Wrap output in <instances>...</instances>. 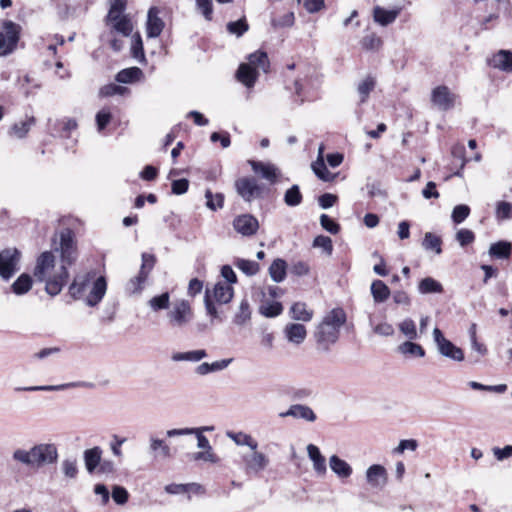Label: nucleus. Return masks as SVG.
Here are the masks:
<instances>
[{
  "label": "nucleus",
  "mask_w": 512,
  "mask_h": 512,
  "mask_svg": "<svg viewBox=\"0 0 512 512\" xmlns=\"http://www.w3.org/2000/svg\"><path fill=\"white\" fill-rule=\"evenodd\" d=\"M59 240V247H55L54 251H45L38 256L33 271L35 279L45 283V292L50 296L62 291L69 278L67 266L77 258L73 231L63 229L59 233Z\"/></svg>",
  "instance_id": "obj_1"
},
{
  "label": "nucleus",
  "mask_w": 512,
  "mask_h": 512,
  "mask_svg": "<svg viewBox=\"0 0 512 512\" xmlns=\"http://www.w3.org/2000/svg\"><path fill=\"white\" fill-rule=\"evenodd\" d=\"M347 316L342 308H333L324 315L315 331L317 343L328 350L340 336V329L346 323Z\"/></svg>",
  "instance_id": "obj_2"
},
{
  "label": "nucleus",
  "mask_w": 512,
  "mask_h": 512,
  "mask_svg": "<svg viewBox=\"0 0 512 512\" xmlns=\"http://www.w3.org/2000/svg\"><path fill=\"white\" fill-rule=\"evenodd\" d=\"M12 458L31 468H41L45 465L54 464L58 459V450L53 443H41L34 445L29 450L16 449Z\"/></svg>",
  "instance_id": "obj_3"
},
{
  "label": "nucleus",
  "mask_w": 512,
  "mask_h": 512,
  "mask_svg": "<svg viewBox=\"0 0 512 512\" xmlns=\"http://www.w3.org/2000/svg\"><path fill=\"white\" fill-rule=\"evenodd\" d=\"M194 319L191 303L186 299H177L172 302L166 313V320L172 329H184Z\"/></svg>",
  "instance_id": "obj_4"
},
{
  "label": "nucleus",
  "mask_w": 512,
  "mask_h": 512,
  "mask_svg": "<svg viewBox=\"0 0 512 512\" xmlns=\"http://www.w3.org/2000/svg\"><path fill=\"white\" fill-rule=\"evenodd\" d=\"M141 258L142 264L138 274L126 284V291L130 294L140 293L143 290L148 276L156 263V257L153 254L142 253Z\"/></svg>",
  "instance_id": "obj_5"
},
{
  "label": "nucleus",
  "mask_w": 512,
  "mask_h": 512,
  "mask_svg": "<svg viewBox=\"0 0 512 512\" xmlns=\"http://www.w3.org/2000/svg\"><path fill=\"white\" fill-rule=\"evenodd\" d=\"M433 339L440 355L456 362L464 360L463 350L445 338L442 331L437 327L433 330Z\"/></svg>",
  "instance_id": "obj_6"
},
{
  "label": "nucleus",
  "mask_w": 512,
  "mask_h": 512,
  "mask_svg": "<svg viewBox=\"0 0 512 512\" xmlns=\"http://www.w3.org/2000/svg\"><path fill=\"white\" fill-rule=\"evenodd\" d=\"M235 189L245 202H252L263 195V187L253 177H242L235 181Z\"/></svg>",
  "instance_id": "obj_7"
},
{
  "label": "nucleus",
  "mask_w": 512,
  "mask_h": 512,
  "mask_svg": "<svg viewBox=\"0 0 512 512\" xmlns=\"http://www.w3.org/2000/svg\"><path fill=\"white\" fill-rule=\"evenodd\" d=\"M19 39V26L12 21L3 23V30L0 31V54L11 53Z\"/></svg>",
  "instance_id": "obj_8"
},
{
  "label": "nucleus",
  "mask_w": 512,
  "mask_h": 512,
  "mask_svg": "<svg viewBox=\"0 0 512 512\" xmlns=\"http://www.w3.org/2000/svg\"><path fill=\"white\" fill-rule=\"evenodd\" d=\"M242 462L247 474H259L268 467L270 460L267 455L255 449L251 453L243 454Z\"/></svg>",
  "instance_id": "obj_9"
},
{
  "label": "nucleus",
  "mask_w": 512,
  "mask_h": 512,
  "mask_svg": "<svg viewBox=\"0 0 512 512\" xmlns=\"http://www.w3.org/2000/svg\"><path fill=\"white\" fill-rule=\"evenodd\" d=\"M20 260V252L17 249H5L0 252V276L4 280H9L17 271V265Z\"/></svg>",
  "instance_id": "obj_10"
},
{
  "label": "nucleus",
  "mask_w": 512,
  "mask_h": 512,
  "mask_svg": "<svg viewBox=\"0 0 512 512\" xmlns=\"http://www.w3.org/2000/svg\"><path fill=\"white\" fill-rule=\"evenodd\" d=\"M457 96L445 85L435 87L431 92V102L439 110L448 111L455 106Z\"/></svg>",
  "instance_id": "obj_11"
},
{
  "label": "nucleus",
  "mask_w": 512,
  "mask_h": 512,
  "mask_svg": "<svg viewBox=\"0 0 512 512\" xmlns=\"http://www.w3.org/2000/svg\"><path fill=\"white\" fill-rule=\"evenodd\" d=\"M233 227L242 236L250 237L257 233L259 221L251 214H241L234 218Z\"/></svg>",
  "instance_id": "obj_12"
},
{
  "label": "nucleus",
  "mask_w": 512,
  "mask_h": 512,
  "mask_svg": "<svg viewBox=\"0 0 512 512\" xmlns=\"http://www.w3.org/2000/svg\"><path fill=\"white\" fill-rule=\"evenodd\" d=\"M159 9L157 7H151L148 10L147 22H146V32L148 38H156L158 37L164 28V22L159 17Z\"/></svg>",
  "instance_id": "obj_13"
},
{
  "label": "nucleus",
  "mask_w": 512,
  "mask_h": 512,
  "mask_svg": "<svg viewBox=\"0 0 512 512\" xmlns=\"http://www.w3.org/2000/svg\"><path fill=\"white\" fill-rule=\"evenodd\" d=\"M196 435L197 447L203 450L212 449L210 442L206 436L202 434V429L199 428H180L170 429L166 432L168 437L185 436V435Z\"/></svg>",
  "instance_id": "obj_14"
},
{
  "label": "nucleus",
  "mask_w": 512,
  "mask_h": 512,
  "mask_svg": "<svg viewBox=\"0 0 512 512\" xmlns=\"http://www.w3.org/2000/svg\"><path fill=\"white\" fill-rule=\"evenodd\" d=\"M106 290H107V282H106L105 277H103V276L98 277L93 282L92 288H91L88 296L86 297V300H85L86 304L90 307H95L96 305H98L102 301L103 297L105 296Z\"/></svg>",
  "instance_id": "obj_15"
},
{
  "label": "nucleus",
  "mask_w": 512,
  "mask_h": 512,
  "mask_svg": "<svg viewBox=\"0 0 512 512\" xmlns=\"http://www.w3.org/2000/svg\"><path fill=\"white\" fill-rule=\"evenodd\" d=\"M148 451L155 460L168 459L172 456L170 446L164 440L154 435L149 437Z\"/></svg>",
  "instance_id": "obj_16"
},
{
  "label": "nucleus",
  "mask_w": 512,
  "mask_h": 512,
  "mask_svg": "<svg viewBox=\"0 0 512 512\" xmlns=\"http://www.w3.org/2000/svg\"><path fill=\"white\" fill-rule=\"evenodd\" d=\"M366 479L371 487L382 488L387 482V471L382 465H371L366 471Z\"/></svg>",
  "instance_id": "obj_17"
},
{
  "label": "nucleus",
  "mask_w": 512,
  "mask_h": 512,
  "mask_svg": "<svg viewBox=\"0 0 512 512\" xmlns=\"http://www.w3.org/2000/svg\"><path fill=\"white\" fill-rule=\"evenodd\" d=\"M401 10V7L388 10L381 6H375L373 8V20L381 26H388L396 20Z\"/></svg>",
  "instance_id": "obj_18"
},
{
  "label": "nucleus",
  "mask_w": 512,
  "mask_h": 512,
  "mask_svg": "<svg viewBox=\"0 0 512 512\" xmlns=\"http://www.w3.org/2000/svg\"><path fill=\"white\" fill-rule=\"evenodd\" d=\"M280 417H294L298 419H303L308 422H314L317 419L314 411L306 405L302 404H294L289 407V409L285 412H281L279 414Z\"/></svg>",
  "instance_id": "obj_19"
},
{
  "label": "nucleus",
  "mask_w": 512,
  "mask_h": 512,
  "mask_svg": "<svg viewBox=\"0 0 512 512\" xmlns=\"http://www.w3.org/2000/svg\"><path fill=\"white\" fill-rule=\"evenodd\" d=\"M489 65L506 73L512 72V52L510 50H499L489 60Z\"/></svg>",
  "instance_id": "obj_20"
},
{
  "label": "nucleus",
  "mask_w": 512,
  "mask_h": 512,
  "mask_svg": "<svg viewBox=\"0 0 512 512\" xmlns=\"http://www.w3.org/2000/svg\"><path fill=\"white\" fill-rule=\"evenodd\" d=\"M252 170L259 174L262 178L274 183L278 177V169L270 163H263L260 161L249 160Z\"/></svg>",
  "instance_id": "obj_21"
},
{
  "label": "nucleus",
  "mask_w": 512,
  "mask_h": 512,
  "mask_svg": "<svg viewBox=\"0 0 512 512\" xmlns=\"http://www.w3.org/2000/svg\"><path fill=\"white\" fill-rule=\"evenodd\" d=\"M308 457L313 464V469L319 476H324L327 472L326 459L321 454L319 448L314 444L307 446Z\"/></svg>",
  "instance_id": "obj_22"
},
{
  "label": "nucleus",
  "mask_w": 512,
  "mask_h": 512,
  "mask_svg": "<svg viewBox=\"0 0 512 512\" xmlns=\"http://www.w3.org/2000/svg\"><path fill=\"white\" fill-rule=\"evenodd\" d=\"M102 449L99 446H95L90 449H86L83 453V459L86 470L89 473H93L97 467H99L102 461Z\"/></svg>",
  "instance_id": "obj_23"
},
{
  "label": "nucleus",
  "mask_w": 512,
  "mask_h": 512,
  "mask_svg": "<svg viewBox=\"0 0 512 512\" xmlns=\"http://www.w3.org/2000/svg\"><path fill=\"white\" fill-rule=\"evenodd\" d=\"M284 333L288 341L294 344H301L307 336L305 326L297 323L286 325Z\"/></svg>",
  "instance_id": "obj_24"
},
{
  "label": "nucleus",
  "mask_w": 512,
  "mask_h": 512,
  "mask_svg": "<svg viewBox=\"0 0 512 512\" xmlns=\"http://www.w3.org/2000/svg\"><path fill=\"white\" fill-rule=\"evenodd\" d=\"M330 469L341 479L349 478L352 474V467L345 460L337 455L329 458Z\"/></svg>",
  "instance_id": "obj_25"
},
{
  "label": "nucleus",
  "mask_w": 512,
  "mask_h": 512,
  "mask_svg": "<svg viewBox=\"0 0 512 512\" xmlns=\"http://www.w3.org/2000/svg\"><path fill=\"white\" fill-rule=\"evenodd\" d=\"M237 79L246 87H253L258 77V72L250 64L242 63L237 70Z\"/></svg>",
  "instance_id": "obj_26"
},
{
  "label": "nucleus",
  "mask_w": 512,
  "mask_h": 512,
  "mask_svg": "<svg viewBox=\"0 0 512 512\" xmlns=\"http://www.w3.org/2000/svg\"><path fill=\"white\" fill-rule=\"evenodd\" d=\"M91 278L92 275L90 273L78 275L74 278L69 286V294L73 299H79L82 296Z\"/></svg>",
  "instance_id": "obj_27"
},
{
  "label": "nucleus",
  "mask_w": 512,
  "mask_h": 512,
  "mask_svg": "<svg viewBox=\"0 0 512 512\" xmlns=\"http://www.w3.org/2000/svg\"><path fill=\"white\" fill-rule=\"evenodd\" d=\"M233 297V288L226 283L219 282L213 288V298L221 304H226Z\"/></svg>",
  "instance_id": "obj_28"
},
{
  "label": "nucleus",
  "mask_w": 512,
  "mask_h": 512,
  "mask_svg": "<svg viewBox=\"0 0 512 512\" xmlns=\"http://www.w3.org/2000/svg\"><path fill=\"white\" fill-rule=\"evenodd\" d=\"M287 263L281 258L275 259L269 267V275L271 279L280 283L286 278Z\"/></svg>",
  "instance_id": "obj_29"
},
{
  "label": "nucleus",
  "mask_w": 512,
  "mask_h": 512,
  "mask_svg": "<svg viewBox=\"0 0 512 512\" xmlns=\"http://www.w3.org/2000/svg\"><path fill=\"white\" fill-rule=\"evenodd\" d=\"M511 252L512 244L507 241H498L491 244L489 248L490 256L496 259H507L510 257Z\"/></svg>",
  "instance_id": "obj_30"
},
{
  "label": "nucleus",
  "mask_w": 512,
  "mask_h": 512,
  "mask_svg": "<svg viewBox=\"0 0 512 512\" xmlns=\"http://www.w3.org/2000/svg\"><path fill=\"white\" fill-rule=\"evenodd\" d=\"M248 64L257 70H262L263 72L267 73L269 69V59L265 52L263 51H256L249 55L248 57Z\"/></svg>",
  "instance_id": "obj_31"
},
{
  "label": "nucleus",
  "mask_w": 512,
  "mask_h": 512,
  "mask_svg": "<svg viewBox=\"0 0 512 512\" xmlns=\"http://www.w3.org/2000/svg\"><path fill=\"white\" fill-rule=\"evenodd\" d=\"M375 86L376 79L371 75H367L361 82H359L357 85V93L360 97V104H363L368 100L369 94L374 90Z\"/></svg>",
  "instance_id": "obj_32"
},
{
  "label": "nucleus",
  "mask_w": 512,
  "mask_h": 512,
  "mask_svg": "<svg viewBox=\"0 0 512 512\" xmlns=\"http://www.w3.org/2000/svg\"><path fill=\"white\" fill-rule=\"evenodd\" d=\"M227 437L234 441L238 446H248L251 450L258 448L257 441L249 434L244 432H227Z\"/></svg>",
  "instance_id": "obj_33"
},
{
  "label": "nucleus",
  "mask_w": 512,
  "mask_h": 512,
  "mask_svg": "<svg viewBox=\"0 0 512 512\" xmlns=\"http://www.w3.org/2000/svg\"><path fill=\"white\" fill-rule=\"evenodd\" d=\"M371 294L377 303L385 302L390 296V289L381 280H374L371 284Z\"/></svg>",
  "instance_id": "obj_34"
},
{
  "label": "nucleus",
  "mask_w": 512,
  "mask_h": 512,
  "mask_svg": "<svg viewBox=\"0 0 512 512\" xmlns=\"http://www.w3.org/2000/svg\"><path fill=\"white\" fill-rule=\"evenodd\" d=\"M418 292L423 295L431 293H442L443 286L434 278L425 277L418 284Z\"/></svg>",
  "instance_id": "obj_35"
},
{
  "label": "nucleus",
  "mask_w": 512,
  "mask_h": 512,
  "mask_svg": "<svg viewBox=\"0 0 512 512\" xmlns=\"http://www.w3.org/2000/svg\"><path fill=\"white\" fill-rule=\"evenodd\" d=\"M291 317L294 320L309 322L313 317V311L307 308L302 302L294 303L290 309Z\"/></svg>",
  "instance_id": "obj_36"
},
{
  "label": "nucleus",
  "mask_w": 512,
  "mask_h": 512,
  "mask_svg": "<svg viewBox=\"0 0 512 512\" xmlns=\"http://www.w3.org/2000/svg\"><path fill=\"white\" fill-rule=\"evenodd\" d=\"M32 288V278L30 275L21 274L11 285V289L16 295H24Z\"/></svg>",
  "instance_id": "obj_37"
},
{
  "label": "nucleus",
  "mask_w": 512,
  "mask_h": 512,
  "mask_svg": "<svg viewBox=\"0 0 512 512\" xmlns=\"http://www.w3.org/2000/svg\"><path fill=\"white\" fill-rule=\"evenodd\" d=\"M283 311V306L277 301L263 300L259 306V313L265 317L272 318L280 315Z\"/></svg>",
  "instance_id": "obj_38"
},
{
  "label": "nucleus",
  "mask_w": 512,
  "mask_h": 512,
  "mask_svg": "<svg viewBox=\"0 0 512 512\" xmlns=\"http://www.w3.org/2000/svg\"><path fill=\"white\" fill-rule=\"evenodd\" d=\"M107 21L112 24V27L117 32L123 34L124 36L130 35L133 30V25L126 15H121L116 19H107Z\"/></svg>",
  "instance_id": "obj_39"
},
{
  "label": "nucleus",
  "mask_w": 512,
  "mask_h": 512,
  "mask_svg": "<svg viewBox=\"0 0 512 512\" xmlns=\"http://www.w3.org/2000/svg\"><path fill=\"white\" fill-rule=\"evenodd\" d=\"M207 353L204 349L193 350L188 352H177L172 355L173 361H191L198 362L205 358Z\"/></svg>",
  "instance_id": "obj_40"
},
{
  "label": "nucleus",
  "mask_w": 512,
  "mask_h": 512,
  "mask_svg": "<svg viewBox=\"0 0 512 512\" xmlns=\"http://www.w3.org/2000/svg\"><path fill=\"white\" fill-rule=\"evenodd\" d=\"M143 72L138 67L126 68L118 72L116 80L120 83H132L141 78Z\"/></svg>",
  "instance_id": "obj_41"
},
{
  "label": "nucleus",
  "mask_w": 512,
  "mask_h": 512,
  "mask_svg": "<svg viewBox=\"0 0 512 512\" xmlns=\"http://www.w3.org/2000/svg\"><path fill=\"white\" fill-rule=\"evenodd\" d=\"M398 351L403 355L422 358L425 356L423 347L412 341H406L398 346Z\"/></svg>",
  "instance_id": "obj_42"
},
{
  "label": "nucleus",
  "mask_w": 512,
  "mask_h": 512,
  "mask_svg": "<svg viewBox=\"0 0 512 512\" xmlns=\"http://www.w3.org/2000/svg\"><path fill=\"white\" fill-rule=\"evenodd\" d=\"M35 124V119L34 117H31L25 121H22V122H19V123H15L10 131H9V134L11 136H14L18 139H22L24 138L27 133L29 132V130L31 129V127Z\"/></svg>",
  "instance_id": "obj_43"
},
{
  "label": "nucleus",
  "mask_w": 512,
  "mask_h": 512,
  "mask_svg": "<svg viewBox=\"0 0 512 512\" xmlns=\"http://www.w3.org/2000/svg\"><path fill=\"white\" fill-rule=\"evenodd\" d=\"M441 245H442V240L439 236H437L431 232L425 233L424 239L422 242V246L425 250H431V251H435L436 254H441L442 253Z\"/></svg>",
  "instance_id": "obj_44"
},
{
  "label": "nucleus",
  "mask_w": 512,
  "mask_h": 512,
  "mask_svg": "<svg viewBox=\"0 0 512 512\" xmlns=\"http://www.w3.org/2000/svg\"><path fill=\"white\" fill-rule=\"evenodd\" d=\"M150 308L158 312L160 310L168 309L170 308V295L168 292H164L160 295L152 297L148 302Z\"/></svg>",
  "instance_id": "obj_45"
},
{
  "label": "nucleus",
  "mask_w": 512,
  "mask_h": 512,
  "mask_svg": "<svg viewBox=\"0 0 512 512\" xmlns=\"http://www.w3.org/2000/svg\"><path fill=\"white\" fill-rule=\"evenodd\" d=\"M85 383H68L61 385L29 386L17 388V391H59L68 387L86 386Z\"/></svg>",
  "instance_id": "obj_46"
},
{
  "label": "nucleus",
  "mask_w": 512,
  "mask_h": 512,
  "mask_svg": "<svg viewBox=\"0 0 512 512\" xmlns=\"http://www.w3.org/2000/svg\"><path fill=\"white\" fill-rule=\"evenodd\" d=\"M302 194L298 185L291 186L284 194V202L287 206L295 207L301 204Z\"/></svg>",
  "instance_id": "obj_47"
},
{
  "label": "nucleus",
  "mask_w": 512,
  "mask_h": 512,
  "mask_svg": "<svg viewBox=\"0 0 512 512\" xmlns=\"http://www.w3.org/2000/svg\"><path fill=\"white\" fill-rule=\"evenodd\" d=\"M251 318L250 305L247 299H243L239 305V310L234 317V323L242 326Z\"/></svg>",
  "instance_id": "obj_48"
},
{
  "label": "nucleus",
  "mask_w": 512,
  "mask_h": 512,
  "mask_svg": "<svg viewBox=\"0 0 512 512\" xmlns=\"http://www.w3.org/2000/svg\"><path fill=\"white\" fill-rule=\"evenodd\" d=\"M235 266L248 276H253L260 270V265L257 262L247 259H237Z\"/></svg>",
  "instance_id": "obj_49"
},
{
  "label": "nucleus",
  "mask_w": 512,
  "mask_h": 512,
  "mask_svg": "<svg viewBox=\"0 0 512 512\" xmlns=\"http://www.w3.org/2000/svg\"><path fill=\"white\" fill-rule=\"evenodd\" d=\"M312 169L317 177L323 181L328 182L335 178V175L328 170L322 159H318L315 163H313Z\"/></svg>",
  "instance_id": "obj_50"
},
{
  "label": "nucleus",
  "mask_w": 512,
  "mask_h": 512,
  "mask_svg": "<svg viewBox=\"0 0 512 512\" xmlns=\"http://www.w3.org/2000/svg\"><path fill=\"white\" fill-rule=\"evenodd\" d=\"M131 52L132 56L138 61L143 62L145 60L143 42L139 33L132 36Z\"/></svg>",
  "instance_id": "obj_51"
},
{
  "label": "nucleus",
  "mask_w": 512,
  "mask_h": 512,
  "mask_svg": "<svg viewBox=\"0 0 512 512\" xmlns=\"http://www.w3.org/2000/svg\"><path fill=\"white\" fill-rule=\"evenodd\" d=\"M127 0H110V9L107 15V19H116L119 16L124 15L126 9Z\"/></svg>",
  "instance_id": "obj_52"
},
{
  "label": "nucleus",
  "mask_w": 512,
  "mask_h": 512,
  "mask_svg": "<svg viewBox=\"0 0 512 512\" xmlns=\"http://www.w3.org/2000/svg\"><path fill=\"white\" fill-rule=\"evenodd\" d=\"M399 330L403 333L409 340H414L417 338V329L415 322L406 318L399 324Z\"/></svg>",
  "instance_id": "obj_53"
},
{
  "label": "nucleus",
  "mask_w": 512,
  "mask_h": 512,
  "mask_svg": "<svg viewBox=\"0 0 512 512\" xmlns=\"http://www.w3.org/2000/svg\"><path fill=\"white\" fill-rule=\"evenodd\" d=\"M468 386L473 390L488 391L495 393H504L507 390L506 384L484 385L476 381H470L468 382Z\"/></svg>",
  "instance_id": "obj_54"
},
{
  "label": "nucleus",
  "mask_w": 512,
  "mask_h": 512,
  "mask_svg": "<svg viewBox=\"0 0 512 512\" xmlns=\"http://www.w3.org/2000/svg\"><path fill=\"white\" fill-rule=\"evenodd\" d=\"M249 26L246 22L245 18H241L234 22H229L227 24V31L230 34L236 35L237 37H241L245 32H247Z\"/></svg>",
  "instance_id": "obj_55"
},
{
  "label": "nucleus",
  "mask_w": 512,
  "mask_h": 512,
  "mask_svg": "<svg viewBox=\"0 0 512 512\" xmlns=\"http://www.w3.org/2000/svg\"><path fill=\"white\" fill-rule=\"evenodd\" d=\"M205 198H206V206L209 209L216 211L217 209L223 207L224 196L222 194L217 193L216 195H213L211 190L208 189L205 192Z\"/></svg>",
  "instance_id": "obj_56"
},
{
  "label": "nucleus",
  "mask_w": 512,
  "mask_h": 512,
  "mask_svg": "<svg viewBox=\"0 0 512 512\" xmlns=\"http://www.w3.org/2000/svg\"><path fill=\"white\" fill-rule=\"evenodd\" d=\"M294 20H295L294 13L286 12L279 17L274 16L271 20V24L275 28L290 27L294 24Z\"/></svg>",
  "instance_id": "obj_57"
},
{
  "label": "nucleus",
  "mask_w": 512,
  "mask_h": 512,
  "mask_svg": "<svg viewBox=\"0 0 512 512\" xmlns=\"http://www.w3.org/2000/svg\"><path fill=\"white\" fill-rule=\"evenodd\" d=\"M369 324L373 328L374 333L380 335V336H392L394 334V328L391 324L387 322H382L377 325H374L373 319L370 316L369 317Z\"/></svg>",
  "instance_id": "obj_58"
},
{
  "label": "nucleus",
  "mask_w": 512,
  "mask_h": 512,
  "mask_svg": "<svg viewBox=\"0 0 512 512\" xmlns=\"http://www.w3.org/2000/svg\"><path fill=\"white\" fill-rule=\"evenodd\" d=\"M469 214V206L461 204L454 207L451 217L454 223L460 224L469 216Z\"/></svg>",
  "instance_id": "obj_59"
},
{
  "label": "nucleus",
  "mask_w": 512,
  "mask_h": 512,
  "mask_svg": "<svg viewBox=\"0 0 512 512\" xmlns=\"http://www.w3.org/2000/svg\"><path fill=\"white\" fill-rule=\"evenodd\" d=\"M313 246L317 248H322L327 255H331L333 252L332 240L328 236L319 235L315 237L313 241Z\"/></svg>",
  "instance_id": "obj_60"
},
{
  "label": "nucleus",
  "mask_w": 512,
  "mask_h": 512,
  "mask_svg": "<svg viewBox=\"0 0 512 512\" xmlns=\"http://www.w3.org/2000/svg\"><path fill=\"white\" fill-rule=\"evenodd\" d=\"M192 459L194 461H204V462H210V463H218L219 458L218 456L213 452V449H207L200 452H196L192 455Z\"/></svg>",
  "instance_id": "obj_61"
},
{
  "label": "nucleus",
  "mask_w": 512,
  "mask_h": 512,
  "mask_svg": "<svg viewBox=\"0 0 512 512\" xmlns=\"http://www.w3.org/2000/svg\"><path fill=\"white\" fill-rule=\"evenodd\" d=\"M495 214H496V217L501 220L511 218L512 204L509 202H505V201L498 202L496 205Z\"/></svg>",
  "instance_id": "obj_62"
},
{
  "label": "nucleus",
  "mask_w": 512,
  "mask_h": 512,
  "mask_svg": "<svg viewBox=\"0 0 512 512\" xmlns=\"http://www.w3.org/2000/svg\"><path fill=\"white\" fill-rule=\"evenodd\" d=\"M62 471L68 478H75L78 474L77 461L75 459H65L62 462Z\"/></svg>",
  "instance_id": "obj_63"
},
{
  "label": "nucleus",
  "mask_w": 512,
  "mask_h": 512,
  "mask_svg": "<svg viewBox=\"0 0 512 512\" xmlns=\"http://www.w3.org/2000/svg\"><path fill=\"white\" fill-rule=\"evenodd\" d=\"M381 45L382 40L376 34L367 35L362 40V46L366 50H377Z\"/></svg>",
  "instance_id": "obj_64"
}]
</instances>
